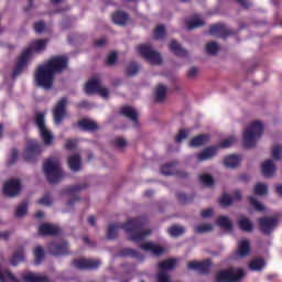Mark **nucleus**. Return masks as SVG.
<instances>
[{
  "label": "nucleus",
  "instance_id": "15",
  "mask_svg": "<svg viewBox=\"0 0 282 282\" xmlns=\"http://www.w3.org/2000/svg\"><path fill=\"white\" fill-rule=\"evenodd\" d=\"M3 193L7 197H17L21 193V181L9 180L3 186Z\"/></svg>",
  "mask_w": 282,
  "mask_h": 282
},
{
  "label": "nucleus",
  "instance_id": "2",
  "mask_svg": "<svg viewBox=\"0 0 282 282\" xmlns=\"http://www.w3.org/2000/svg\"><path fill=\"white\" fill-rule=\"evenodd\" d=\"M48 40H35L33 41L29 47L24 48L21 55L18 57L17 64L12 70V78H17L21 76L25 67H28V63H30V57L33 52H43L45 47H47Z\"/></svg>",
  "mask_w": 282,
  "mask_h": 282
},
{
  "label": "nucleus",
  "instance_id": "61",
  "mask_svg": "<svg viewBox=\"0 0 282 282\" xmlns=\"http://www.w3.org/2000/svg\"><path fill=\"white\" fill-rule=\"evenodd\" d=\"M118 61V53L112 52L108 55L107 65H116V62Z\"/></svg>",
  "mask_w": 282,
  "mask_h": 282
},
{
  "label": "nucleus",
  "instance_id": "30",
  "mask_svg": "<svg viewBox=\"0 0 282 282\" xmlns=\"http://www.w3.org/2000/svg\"><path fill=\"white\" fill-rule=\"evenodd\" d=\"M238 226L242 232H252L254 230V225L249 218L240 217L238 220Z\"/></svg>",
  "mask_w": 282,
  "mask_h": 282
},
{
  "label": "nucleus",
  "instance_id": "50",
  "mask_svg": "<svg viewBox=\"0 0 282 282\" xmlns=\"http://www.w3.org/2000/svg\"><path fill=\"white\" fill-rule=\"evenodd\" d=\"M165 35H166V28L164 25L160 24L154 29V39L156 40L164 39Z\"/></svg>",
  "mask_w": 282,
  "mask_h": 282
},
{
  "label": "nucleus",
  "instance_id": "13",
  "mask_svg": "<svg viewBox=\"0 0 282 282\" xmlns=\"http://www.w3.org/2000/svg\"><path fill=\"white\" fill-rule=\"evenodd\" d=\"M99 260H91V259H75L73 260L72 264L77 270H98L100 268Z\"/></svg>",
  "mask_w": 282,
  "mask_h": 282
},
{
  "label": "nucleus",
  "instance_id": "45",
  "mask_svg": "<svg viewBox=\"0 0 282 282\" xmlns=\"http://www.w3.org/2000/svg\"><path fill=\"white\" fill-rule=\"evenodd\" d=\"M85 188H87V184H83V185H73L70 187H67L64 193H66V195H76V193H79V191H85Z\"/></svg>",
  "mask_w": 282,
  "mask_h": 282
},
{
  "label": "nucleus",
  "instance_id": "32",
  "mask_svg": "<svg viewBox=\"0 0 282 282\" xmlns=\"http://www.w3.org/2000/svg\"><path fill=\"white\" fill-rule=\"evenodd\" d=\"M25 282H50V278L43 274L28 273L23 276Z\"/></svg>",
  "mask_w": 282,
  "mask_h": 282
},
{
  "label": "nucleus",
  "instance_id": "5",
  "mask_svg": "<svg viewBox=\"0 0 282 282\" xmlns=\"http://www.w3.org/2000/svg\"><path fill=\"white\" fill-rule=\"evenodd\" d=\"M56 75L48 69L45 64L40 65L35 72V84L42 89H52L54 87Z\"/></svg>",
  "mask_w": 282,
  "mask_h": 282
},
{
  "label": "nucleus",
  "instance_id": "27",
  "mask_svg": "<svg viewBox=\"0 0 282 282\" xmlns=\"http://www.w3.org/2000/svg\"><path fill=\"white\" fill-rule=\"evenodd\" d=\"M120 113H121V116H124V118H129V120H131L132 122H134L137 124L138 111H135V109H133L130 106H124L121 108Z\"/></svg>",
  "mask_w": 282,
  "mask_h": 282
},
{
  "label": "nucleus",
  "instance_id": "63",
  "mask_svg": "<svg viewBox=\"0 0 282 282\" xmlns=\"http://www.w3.org/2000/svg\"><path fill=\"white\" fill-rule=\"evenodd\" d=\"M65 149L67 151H74L76 149V141L72 139L67 140L65 143Z\"/></svg>",
  "mask_w": 282,
  "mask_h": 282
},
{
  "label": "nucleus",
  "instance_id": "41",
  "mask_svg": "<svg viewBox=\"0 0 282 282\" xmlns=\"http://www.w3.org/2000/svg\"><path fill=\"white\" fill-rule=\"evenodd\" d=\"M175 164L176 162L167 163L162 165L161 173L162 175H175Z\"/></svg>",
  "mask_w": 282,
  "mask_h": 282
},
{
  "label": "nucleus",
  "instance_id": "57",
  "mask_svg": "<svg viewBox=\"0 0 282 282\" xmlns=\"http://www.w3.org/2000/svg\"><path fill=\"white\" fill-rule=\"evenodd\" d=\"M113 144L115 147H118V149H124V147H127V140L118 137L113 140Z\"/></svg>",
  "mask_w": 282,
  "mask_h": 282
},
{
  "label": "nucleus",
  "instance_id": "39",
  "mask_svg": "<svg viewBox=\"0 0 282 282\" xmlns=\"http://www.w3.org/2000/svg\"><path fill=\"white\" fill-rule=\"evenodd\" d=\"M199 182L203 186H207L208 188L215 186V178L210 174H202L199 176Z\"/></svg>",
  "mask_w": 282,
  "mask_h": 282
},
{
  "label": "nucleus",
  "instance_id": "60",
  "mask_svg": "<svg viewBox=\"0 0 282 282\" xmlns=\"http://www.w3.org/2000/svg\"><path fill=\"white\" fill-rule=\"evenodd\" d=\"M186 138H188V133H186V130L182 129L175 137V142L180 143L182 140H186Z\"/></svg>",
  "mask_w": 282,
  "mask_h": 282
},
{
  "label": "nucleus",
  "instance_id": "11",
  "mask_svg": "<svg viewBox=\"0 0 282 282\" xmlns=\"http://www.w3.org/2000/svg\"><path fill=\"white\" fill-rule=\"evenodd\" d=\"M260 231L263 235H272V231L279 225V218L264 216L258 220Z\"/></svg>",
  "mask_w": 282,
  "mask_h": 282
},
{
  "label": "nucleus",
  "instance_id": "56",
  "mask_svg": "<svg viewBox=\"0 0 282 282\" xmlns=\"http://www.w3.org/2000/svg\"><path fill=\"white\" fill-rule=\"evenodd\" d=\"M281 155H282V148L281 145H275L272 149V158L273 160H281Z\"/></svg>",
  "mask_w": 282,
  "mask_h": 282
},
{
  "label": "nucleus",
  "instance_id": "19",
  "mask_svg": "<svg viewBox=\"0 0 282 282\" xmlns=\"http://www.w3.org/2000/svg\"><path fill=\"white\" fill-rule=\"evenodd\" d=\"M140 248L145 252H153L155 257H162V254L164 253V248L153 242L141 243Z\"/></svg>",
  "mask_w": 282,
  "mask_h": 282
},
{
  "label": "nucleus",
  "instance_id": "37",
  "mask_svg": "<svg viewBox=\"0 0 282 282\" xmlns=\"http://www.w3.org/2000/svg\"><path fill=\"white\" fill-rule=\"evenodd\" d=\"M33 254L35 258V265H40L43 259H45V250L41 246L35 247Z\"/></svg>",
  "mask_w": 282,
  "mask_h": 282
},
{
  "label": "nucleus",
  "instance_id": "3",
  "mask_svg": "<svg viewBox=\"0 0 282 282\" xmlns=\"http://www.w3.org/2000/svg\"><path fill=\"white\" fill-rule=\"evenodd\" d=\"M43 171L48 184H58L65 177L61 162L56 159H48L44 162Z\"/></svg>",
  "mask_w": 282,
  "mask_h": 282
},
{
  "label": "nucleus",
  "instance_id": "53",
  "mask_svg": "<svg viewBox=\"0 0 282 282\" xmlns=\"http://www.w3.org/2000/svg\"><path fill=\"white\" fill-rule=\"evenodd\" d=\"M210 230H213V225L208 224H202L195 228V232H197V235H204V232H210Z\"/></svg>",
  "mask_w": 282,
  "mask_h": 282
},
{
  "label": "nucleus",
  "instance_id": "59",
  "mask_svg": "<svg viewBox=\"0 0 282 282\" xmlns=\"http://www.w3.org/2000/svg\"><path fill=\"white\" fill-rule=\"evenodd\" d=\"M34 30L37 34H42V32H45V22L43 21L35 22Z\"/></svg>",
  "mask_w": 282,
  "mask_h": 282
},
{
  "label": "nucleus",
  "instance_id": "48",
  "mask_svg": "<svg viewBox=\"0 0 282 282\" xmlns=\"http://www.w3.org/2000/svg\"><path fill=\"white\" fill-rule=\"evenodd\" d=\"M176 197L181 204H191V202H193V199H195L194 194L186 195L184 193H178V194H176Z\"/></svg>",
  "mask_w": 282,
  "mask_h": 282
},
{
  "label": "nucleus",
  "instance_id": "8",
  "mask_svg": "<svg viewBox=\"0 0 282 282\" xmlns=\"http://www.w3.org/2000/svg\"><path fill=\"white\" fill-rule=\"evenodd\" d=\"M69 59L65 55H57L51 57L44 65L56 76V74H63L67 69Z\"/></svg>",
  "mask_w": 282,
  "mask_h": 282
},
{
  "label": "nucleus",
  "instance_id": "17",
  "mask_svg": "<svg viewBox=\"0 0 282 282\" xmlns=\"http://www.w3.org/2000/svg\"><path fill=\"white\" fill-rule=\"evenodd\" d=\"M209 34L218 39H228L232 35V31L228 30L224 24H214L209 28Z\"/></svg>",
  "mask_w": 282,
  "mask_h": 282
},
{
  "label": "nucleus",
  "instance_id": "6",
  "mask_svg": "<svg viewBox=\"0 0 282 282\" xmlns=\"http://www.w3.org/2000/svg\"><path fill=\"white\" fill-rule=\"evenodd\" d=\"M246 279V271L241 268H228L216 273L214 282H241Z\"/></svg>",
  "mask_w": 282,
  "mask_h": 282
},
{
  "label": "nucleus",
  "instance_id": "42",
  "mask_svg": "<svg viewBox=\"0 0 282 282\" xmlns=\"http://www.w3.org/2000/svg\"><path fill=\"white\" fill-rule=\"evenodd\" d=\"M187 30H197V28H202L204 25V20L193 18L189 21H186Z\"/></svg>",
  "mask_w": 282,
  "mask_h": 282
},
{
  "label": "nucleus",
  "instance_id": "44",
  "mask_svg": "<svg viewBox=\"0 0 282 282\" xmlns=\"http://www.w3.org/2000/svg\"><path fill=\"white\" fill-rule=\"evenodd\" d=\"M248 199H249V204L253 206L254 210H257L258 213H262V210H265V207L263 206V204L257 200V197L249 196Z\"/></svg>",
  "mask_w": 282,
  "mask_h": 282
},
{
  "label": "nucleus",
  "instance_id": "51",
  "mask_svg": "<svg viewBox=\"0 0 282 282\" xmlns=\"http://www.w3.org/2000/svg\"><path fill=\"white\" fill-rule=\"evenodd\" d=\"M237 142V139L235 137H229L220 142V144L217 147L218 149H228L232 147Z\"/></svg>",
  "mask_w": 282,
  "mask_h": 282
},
{
  "label": "nucleus",
  "instance_id": "38",
  "mask_svg": "<svg viewBox=\"0 0 282 282\" xmlns=\"http://www.w3.org/2000/svg\"><path fill=\"white\" fill-rule=\"evenodd\" d=\"M167 232L171 237H182V235L186 232V229H184L182 226L173 225L167 229Z\"/></svg>",
  "mask_w": 282,
  "mask_h": 282
},
{
  "label": "nucleus",
  "instance_id": "16",
  "mask_svg": "<svg viewBox=\"0 0 282 282\" xmlns=\"http://www.w3.org/2000/svg\"><path fill=\"white\" fill-rule=\"evenodd\" d=\"M210 265H213V262L207 259L200 262L191 261L188 262L187 268L188 270H196V272H199L200 274H208V272H210Z\"/></svg>",
  "mask_w": 282,
  "mask_h": 282
},
{
  "label": "nucleus",
  "instance_id": "46",
  "mask_svg": "<svg viewBox=\"0 0 282 282\" xmlns=\"http://www.w3.org/2000/svg\"><path fill=\"white\" fill-rule=\"evenodd\" d=\"M138 72H140V65L135 62L130 63L126 68L127 76H135Z\"/></svg>",
  "mask_w": 282,
  "mask_h": 282
},
{
  "label": "nucleus",
  "instance_id": "4",
  "mask_svg": "<svg viewBox=\"0 0 282 282\" xmlns=\"http://www.w3.org/2000/svg\"><path fill=\"white\" fill-rule=\"evenodd\" d=\"M263 135V123L261 121H253L250 126L245 130L242 142L245 149H253L257 147V140Z\"/></svg>",
  "mask_w": 282,
  "mask_h": 282
},
{
  "label": "nucleus",
  "instance_id": "58",
  "mask_svg": "<svg viewBox=\"0 0 282 282\" xmlns=\"http://www.w3.org/2000/svg\"><path fill=\"white\" fill-rule=\"evenodd\" d=\"M158 282H171V276L169 275V273L161 271L158 274Z\"/></svg>",
  "mask_w": 282,
  "mask_h": 282
},
{
  "label": "nucleus",
  "instance_id": "34",
  "mask_svg": "<svg viewBox=\"0 0 282 282\" xmlns=\"http://www.w3.org/2000/svg\"><path fill=\"white\" fill-rule=\"evenodd\" d=\"M238 254L239 257L243 258V257H248V254H250V241L248 240H241L238 243Z\"/></svg>",
  "mask_w": 282,
  "mask_h": 282
},
{
  "label": "nucleus",
  "instance_id": "28",
  "mask_svg": "<svg viewBox=\"0 0 282 282\" xmlns=\"http://www.w3.org/2000/svg\"><path fill=\"white\" fill-rule=\"evenodd\" d=\"M98 89H100V79L96 77L89 79L85 86L86 94H97Z\"/></svg>",
  "mask_w": 282,
  "mask_h": 282
},
{
  "label": "nucleus",
  "instance_id": "36",
  "mask_svg": "<svg viewBox=\"0 0 282 282\" xmlns=\"http://www.w3.org/2000/svg\"><path fill=\"white\" fill-rule=\"evenodd\" d=\"M250 270H253L254 272H259L265 268V261L261 258H257L250 261L249 263Z\"/></svg>",
  "mask_w": 282,
  "mask_h": 282
},
{
  "label": "nucleus",
  "instance_id": "22",
  "mask_svg": "<svg viewBox=\"0 0 282 282\" xmlns=\"http://www.w3.org/2000/svg\"><path fill=\"white\" fill-rule=\"evenodd\" d=\"M77 127L82 129V131H98L100 127H98V123L96 121H91L89 119H80L77 122Z\"/></svg>",
  "mask_w": 282,
  "mask_h": 282
},
{
  "label": "nucleus",
  "instance_id": "26",
  "mask_svg": "<svg viewBox=\"0 0 282 282\" xmlns=\"http://www.w3.org/2000/svg\"><path fill=\"white\" fill-rule=\"evenodd\" d=\"M22 261H25V249L19 247L10 259L11 265H19Z\"/></svg>",
  "mask_w": 282,
  "mask_h": 282
},
{
  "label": "nucleus",
  "instance_id": "25",
  "mask_svg": "<svg viewBox=\"0 0 282 282\" xmlns=\"http://www.w3.org/2000/svg\"><path fill=\"white\" fill-rule=\"evenodd\" d=\"M224 164L227 166V169H237V166L241 164V155L231 154L225 156Z\"/></svg>",
  "mask_w": 282,
  "mask_h": 282
},
{
  "label": "nucleus",
  "instance_id": "21",
  "mask_svg": "<svg viewBox=\"0 0 282 282\" xmlns=\"http://www.w3.org/2000/svg\"><path fill=\"white\" fill-rule=\"evenodd\" d=\"M218 148L209 147L204 149L200 153L196 154L198 162H206V160H210L217 155Z\"/></svg>",
  "mask_w": 282,
  "mask_h": 282
},
{
  "label": "nucleus",
  "instance_id": "33",
  "mask_svg": "<svg viewBox=\"0 0 282 282\" xmlns=\"http://www.w3.org/2000/svg\"><path fill=\"white\" fill-rule=\"evenodd\" d=\"M80 164L82 160L79 154H73L68 156V166L70 171H80Z\"/></svg>",
  "mask_w": 282,
  "mask_h": 282
},
{
  "label": "nucleus",
  "instance_id": "1",
  "mask_svg": "<svg viewBox=\"0 0 282 282\" xmlns=\"http://www.w3.org/2000/svg\"><path fill=\"white\" fill-rule=\"evenodd\" d=\"M118 228H122L126 232L131 235L129 237V241H133L134 243H140V241H144L149 235H151V229L143 230L144 223L140 218L128 219L127 223L120 224L113 223L108 226L107 237L108 239H116L118 237Z\"/></svg>",
  "mask_w": 282,
  "mask_h": 282
},
{
  "label": "nucleus",
  "instance_id": "14",
  "mask_svg": "<svg viewBox=\"0 0 282 282\" xmlns=\"http://www.w3.org/2000/svg\"><path fill=\"white\" fill-rule=\"evenodd\" d=\"M67 109V98L63 97L55 106L53 110L55 124H61L65 119V111Z\"/></svg>",
  "mask_w": 282,
  "mask_h": 282
},
{
  "label": "nucleus",
  "instance_id": "10",
  "mask_svg": "<svg viewBox=\"0 0 282 282\" xmlns=\"http://www.w3.org/2000/svg\"><path fill=\"white\" fill-rule=\"evenodd\" d=\"M48 252L53 257H65L69 254V243L65 240L52 241L48 243Z\"/></svg>",
  "mask_w": 282,
  "mask_h": 282
},
{
  "label": "nucleus",
  "instance_id": "54",
  "mask_svg": "<svg viewBox=\"0 0 282 282\" xmlns=\"http://www.w3.org/2000/svg\"><path fill=\"white\" fill-rule=\"evenodd\" d=\"M232 196L228 195V194H224L221 197H220V204L221 206H232Z\"/></svg>",
  "mask_w": 282,
  "mask_h": 282
},
{
  "label": "nucleus",
  "instance_id": "31",
  "mask_svg": "<svg viewBox=\"0 0 282 282\" xmlns=\"http://www.w3.org/2000/svg\"><path fill=\"white\" fill-rule=\"evenodd\" d=\"M112 21L116 25H127V21H129V14L123 11H117L112 14Z\"/></svg>",
  "mask_w": 282,
  "mask_h": 282
},
{
  "label": "nucleus",
  "instance_id": "24",
  "mask_svg": "<svg viewBox=\"0 0 282 282\" xmlns=\"http://www.w3.org/2000/svg\"><path fill=\"white\" fill-rule=\"evenodd\" d=\"M276 173V165L272 160H267L262 164V175L263 177H272Z\"/></svg>",
  "mask_w": 282,
  "mask_h": 282
},
{
  "label": "nucleus",
  "instance_id": "52",
  "mask_svg": "<svg viewBox=\"0 0 282 282\" xmlns=\"http://www.w3.org/2000/svg\"><path fill=\"white\" fill-rule=\"evenodd\" d=\"M28 213V202H23L20 206H18L15 210V217H25Z\"/></svg>",
  "mask_w": 282,
  "mask_h": 282
},
{
  "label": "nucleus",
  "instance_id": "62",
  "mask_svg": "<svg viewBox=\"0 0 282 282\" xmlns=\"http://www.w3.org/2000/svg\"><path fill=\"white\" fill-rule=\"evenodd\" d=\"M99 96H101V98H109V89L105 88L102 86L99 87V89L97 90V93Z\"/></svg>",
  "mask_w": 282,
  "mask_h": 282
},
{
  "label": "nucleus",
  "instance_id": "47",
  "mask_svg": "<svg viewBox=\"0 0 282 282\" xmlns=\"http://www.w3.org/2000/svg\"><path fill=\"white\" fill-rule=\"evenodd\" d=\"M219 52V44L217 42H208L206 44V53L210 56H215Z\"/></svg>",
  "mask_w": 282,
  "mask_h": 282
},
{
  "label": "nucleus",
  "instance_id": "20",
  "mask_svg": "<svg viewBox=\"0 0 282 282\" xmlns=\"http://www.w3.org/2000/svg\"><path fill=\"white\" fill-rule=\"evenodd\" d=\"M118 257H121L122 259H144V256L142 253H140V251L132 249V248H123L121 250H119L118 252Z\"/></svg>",
  "mask_w": 282,
  "mask_h": 282
},
{
  "label": "nucleus",
  "instance_id": "55",
  "mask_svg": "<svg viewBox=\"0 0 282 282\" xmlns=\"http://www.w3.org/2000/svg\"><path fill=\"white\" fill-rule=\"evenodd\" d=\"M39 204L41 206H52V196L50 194H45L42 198L39 199Z\"/></svg>",
  "mask_w": 282,
  "mask_h": 282
},
{
  "label": "nucleus",
  "instance_id": "9",
  "mask_svg": "<svg viewBox=\"0 0 282 282\" xmlns=\"http://www.w3.org/2000/svg\"><path fill=\"white\" fill-rule=\"evenodd\" d=\"M138 54H140L142 57H144L148 63H151L152 65H162V56L160 53L153 51L151 48V44H141L137 47Z\"/></svg>",
  "mask_w": 282,
  "mask_h": 282
},
{
  "label": "nucleus",
  "instance_id": "35",
  "mask_svg": "<svg viewBox=\"0 0 282 282\" xmlns=\"http://www.w3.org/2000/svg\"><path fill=\"white\" fill-rule=\"evenodd\" d=\"M167 88L163 84H159L155 89V101L163 102L164 98H166Z\"/></svg>",
  "mask_w": 282,
  "mask_h": 282
},
{
  "label": "nucleus",
  "instance_id": "49",
  "mask_svg": "<svg viewBox=\"0 0 282 282\" xmlns=\"http://www.w3.org/2000/svg\"><path fill=\"white\" fill-rule=\"evenodd\" d=\"M254 195H268V185L258 183L253 189Z\"/></svg>",
  "mask_w": 282,
  "mask_h": 282
},
{
  "label": "nucleus",
  "instance_id": "7",
  "mask_svg": "<svg viewBox=\"0 0 282 282\" xmlns=\"http://www.w3.org/2000/svg\"><path fill=\"white\" fill-rule=\"evenodd\" d=\"M34 124L37 127L45 147H52L54 144V134L45 126V112H35Z\"/></svg>",
  "mask_w": 282,
  "mask_h": 282
},
{
  "label": "nucleus",
  "instance_id": "40",
  "mask_svg": "<svg viewBox=\"0 0 282 282\" xmlns=\"http://www.w3.org/2000/svg\"><path fill=\"white\" fill-rule=\"evenodd\" d=\"M217 224L220 226V228H225V230H232V223L230 221V218L226 216H220L217 219Z\"/></svg>",
  "mask_w": 282,
  "mask_h": 282
},
{
  "label": "nucleus",
  "instance_id": "12",
  "mask_svg": "<svg viewBox=\"0 0 282 282\" xmlns=\"http://www.w3.org/2000/svg\"><path fill=\"white\" fill-rule=\"evenodd\" d=\"M39 155H41V144L34 140L28 141L24 160L26 162H36Z\"/></svg>",
  "mask_w": 282,
  "mask_h": 282
},
{
  "label": "nucleus",
  "instance_id": "23",
  "mask_svg": "<svg viewBox=\"0 0 282 282\" xmlns=\"http://www.w3.org/2000/svg\"><path fill=\"white\" fill-rule=\"evenodd\" d=\"M171 52L175 54V56L186 57L188 56V52L186 48H182V44H180L176 40H172L169 45Z\"/></svg>",
  "mask_w": 282,
  "mask_h": 282
},
{
  "label": "nucleus",
  "instance_id": "29",
  "mask_svg": "<svg viewBox=\"0 0 282 282\" xmlns=\"http://www.w3.org/2000/svg\"><path fill=\"white\" fill-rule=\"evenodd\" d=\"M208 140H210V135L198 134L191 139L189 147H194V148L204 147V144H206V142H208Z\"/></svg>",
  "mask_w": 282,
  "mask_h": 282
},
{
  "label": "nucleus",
  "instance_id": "43",
  "mask_svg": "<svg viewBox=\"0 0 282 282\" xmlns=\"http://www.w3.org/2000/svg\"><path fill=\"white\" fill-rule=\"evenodd\" d=\"M176 263L175 259H166L159 263V268L160 270H173Z\"/></svg>",
  "mask_w": 282,
  "mask_h": 282
},
{
  "label": "nucleus",
  "instance_id": "18",
  "mask_svg": "<svg viewBox=\"0 0 282 282\" xmlns=\"http://www.w3.org/2000/svg\"><path fill=\"white\" fill-rule=\"evenodd\" d=\"M39 232L45 237H55L56 235H61V228L52 224H42L39 227Z\"/></svg>",
  "mask_w": 282,
  "mask_h": 282
},
{
  "label": "nucleus",
  "instance_id": "64",
  "mask_svg": "<svg viewBox=\"0 0 282 282\" xmlns=\"http://www.w3.org/2000/svg\"><path fill=\"white\" fill-rule=\"evenodd\" d=\"M213 209L212 208H208V209H204L202 213H200V217H203V219H208V217H213Z\"/></svg>",
  "mask_w": 282,
  "mask_h": 282
}]
</instances>
